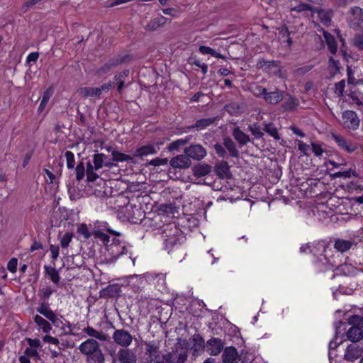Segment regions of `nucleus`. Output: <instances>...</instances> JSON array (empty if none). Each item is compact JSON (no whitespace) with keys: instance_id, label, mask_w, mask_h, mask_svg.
I'll return each instance as SVG.
<instances>
[{"instance_id":"1","label":"nucleus","mask_w":363,"mask_h":363,"mask_svg":"<svg viewBox=\"0 0 363 363\" xmlns=\"http://www.w3.org/2000/svg\"><path fill=\"white\" fill-rule=\"evenodd\" d=\"M162 236L164 238L165 249L169 253L174 247H179L181 240L184 238L182 231L173 224L164 226Z\"/></svg>"},{"instance_id":"2","label":"nucleus","mask_w":363,"mask_h":363,"mask_svg":"<svg viewBox=\"0 0 363 363\" xmlns=\"http://www.w3.org/2000/svg\"><path fill=\"white\" fill-rule=\"evenodd\" d=\"M145 346V359L146 363H152L162 357L160 354V342L157 340L143 341Z\"/></svg>"},{"instance_id":"3","label":"nucleus","mask_w":363,"mask_h":363,"mask_svg":"<svg viewBox=\"0 0 363 363\" xmlns=\"http://www.w3.org/2000/svg\"><path fill=\"white\" fill-rule=\"evenodd\" d=\"M125 286L135 293L142 291L147 284L146 276L145 274H132L125 278Z\"/></svg>"},{"instance_id":"4","label":"nucleus","mask_w":363,"mask_h":363,"mask_svg":"<svg viewBox=\"0 0 363 363\" xmlns=\"http://www.w3.org/2000/svg\"><path fill=\"white\" fill-rule=\"evenodd\" d=\"M79 351L84 354H96L99 359H104V356L99 349V342L94 339H88L79 346Z\"/></svg>"},{"instance_id":"5","label":"nucleus","mask_w":363,"mask_h":363,"mask_svg":"<svg viewBox=\"0 0 363 363\" xmlns=\"http://www.w3.org/2000/svg\"><path fill=\"white\" fill-rule=\"evenodd\" d=\"M112 338L116 344L123 348H128L133 339L132 335L124 329L116 330L113 333Z\"/></svg>"},{"instance_id":"6","label":"nucleus","mask_w":363,"mask_h":363,"mask_svg":"<svg viewBox=\"0 0 363 363\" xmlns=\"http://www.w3.org/2000/svg\"><path fill=\"white\" fill-rule=\"evenodd\" d=\"M342 125L346 129L355 130L359 126L360 120L353 111H345L342 114Z\"/></svg>"},{"instance_id":"7","label":"nucleus","mask_w":363,"mask_h":363,"mask_svg":"<svg viewBox=\"0 0 363 363\" xmlns=\"http://www.w3.org/2000/svg\"><path fill=\"white\" fill-rule=\"evenodd\" d=\"M225 342L218 337H211L207 340L206 350L211 356L218 355L224 348Z\"/></svg>"},{"instance_id":"8","label":"nucleus","mask_w":363,"mask_h":363,"mask_svg":"<svg viewBox=\"0 0 363 363\" xmlns=\"http://www.w3.org/2000/svg\"><path fill=\"white\" fill-rule=\"evenodd\" d=\"M116 357L119 363H137L138 357L135 351L129 348H121L117 354Z\"/></svg>"},{"instance_id":"9","label":"nucleus","mask_w":363,"mask_h":363,"mask_svg":"<svg viewBox=\"0 0 363 363\" xmlns=\"http://www.w3.org/2000/svg\"><path fill=\"white\" fill-rule=\"evenodd\" d=\"M184 152L189 158L198 161L206 155V149L201 145H191L185 148Z\"/></svg>"},{"instance_id":"10","label":"nucleus","mask_w":363,"mask_h":363,"mask_svg":"<svg viewBox=\"0 0 363 363\" xmlns=\"http://www.w3.org/2000/svg\"><path fill=\"white\" fill-rule=\"evenodd\" d=\"M331 138L341 149L347 152H353L357 148V145L350 140H347L340 135L332 133Z\"/></svg>"},{"instance_id":"11","label":"nucleus","mask_w":363,"mask_h":363,"mask_svg":"<svg viewBox=\"0 0 363 363\" xmlns=\"http://www.w3.org/2000/svg\"><path fill=\"white\" fill-rule=\"evenodd\" d=\"M362 352V347L354 342L347 347L344 357L346 360L354 361L361 357Z\"/></svg>"},{"instance_id":"12","label":"nucleus","mask_w":363,"mask_h":363,"mask_svg":"<svg viewBox=\"0 0 363 363\" xmlns=\"http://www.w3.org/2000/svg\"><path fill=\"white\" fill-rule=\"evenodd\" d=\"M169 164L174 168L186 169L190 167L191 162L186 155H179L173 157Z\"/></svg>"},{"instance_id":"13","label":"nucleus","mask_w":363,"mask_h":363,"mask_svg":"<svg viewBox=\"0 0 363 363\" xmlns=\"http://www.w3.org/2000/svg\"><path fill=\"white\" fill-rule=\"evenodd\" d=\"M350 21L353 26H359L363 23V9L359 6H354L350 10Z\"/></svg>"},{"instance_id":"14","label":"nucleus","mask_w":363,"mask_h":363,"mask_svg":"<svg viewBox=\"0 0 363 363\" xmlns=\"http://www.w3.org/2000/svg\"><path fill=\"white\" fill-rule=\"evenodd\" d=\"M283 98L284 91L279 89L269 92L267 91L264 96L265 101L269 104H277L282 101Z\"/></svg>"},{"instance_id":"15","label":"nucleus","mask_w":363,"mask_h":363,"mask_svg":"<svg viewBox=\"0 0 363 363\" xmlns=\"http://www.w3.org/2000/svg\"><path fill=\"white\" fill-rule=\"evenodd\" d=\"M328 252L321 255L323 259H320L318 262L316 263L317 268L320 272L327 270H333L336 264L328 257Z\"/></svg>"},{"instance_id":"16","label":"nucleus","mask_w":363,"mask_h":363,"mask_svg":"<svg viewBox=\"0 0 363 363\" xmlns=\"http://www.w3.org/2000/svg\"><path fill=\"white\" fill-rule=\"evenodd\" d=\"M107 157L103 153H96L93 156V163L94 164L95 170L101 169L104 166L111 167L113 164L106 160Z\"/></svg>"},{"instance_id":"17","label":"nucleus","mask_w":363,"mask_h":363,"mask_svg":"<svg viewBox=\"0 0 363 363\" xmlns=\"http://www.w3.org/2000/svg\"><path fill=\"white\" fill-rule=\"evenodd\" d=\"M238 357V353L235 347H227L223 349L222 359L223 363H233Z\"/></svg>"},{"instance_id":"18","label":"nucleus","mask_w":363,"mask_h":363,"mask_svg":"<svg viewBox=\"0 0 363 363\" xmlns=\"http://www.w3.org/2000/svg\"><path fill=\"white\" fill-rule=\"evenodd\" d=\"M211 172V166L204 163H200L192 168L193 175L197 178L205 177Z\"/></svg>"},{"instance_id":"19","label":"nucleus","mask_w":363,"mask_h":363,"mask_svg":"<svg viewBox=\"0 0 363 363\" xmlns=\"http://www.w3.org/2000/svg\"><path fill=\"white\" fill-rule=\"evenodd\" d=\"M232 135L240 146H244L250 141V136L245 133L239 127H236L233 129Z\"/></svg>"},{"instance_id":"20","label":"nucleus","mask_w":363,"mask_h":363,"mask_svg":"<svg viewBox=\"0 0 363 363\" xmlns=\"http://www.w3.org/2000/svg\"><path fill=\"white\" fill-rule=\"evenodd\" d=\"M129 72V69H127L114 76L113 80L117 86V91L120 94L122 92L123 88L125 87V79L128 77Z\"/></svg>"},{"instance_id":"21","label":"nucleus","mask_w":363,"mask_h":363,"mask_svg":"<svg viewBox=\"0 0 363 363\" xmlns=\"http://www.w3.org/2000/svg\"><path fill=\"white\" fill-rule=\"evenodd\" d=\"M216 174L221 179L229 178L230 166L225 161L218 162L215 167Z\"/></svg>"},{"instance_id":"22","label":"nucleus","mask_w":363,"mask_h":363,"mask_svg":"<svg viewBox=\"0 0 363 363\" xmlns=\"http://www.w3.org/2000/svg\"><path fill=\"white\" fill-rule=\"evenodd\" d=\"M77 92L83 98L100 96V90L97 87H80L77 89Z\"/></svg>"},{"instance_id":"23","label":"nucleus","mask_w":363,"mask_h":363,"mask_svg":"<svg viewBox=\"0 0 363 363\" xmlns=\"http://www.w3.org/2000/svg\"><path fill=\"white\" fill-rule=\"evenodd\" d=\"M167 20L168 19L163 16H157L146 25L145 30L149 31L156 30L160 27L164 26L167 23Z\"/></svg>"},{"instance_id":"24","label":"nucleus","mask_w":363,"mask_h":363,"mask_svg":"<svg viewBox=\"0 0 363 363\" xmlns=\"http://www.w3.org/2000/svg\"><path fill=\"white\" fill-rule=\"evenodd\" d=\"M155 153H157L155 146L153 145H147L137 148L134 152V156L138 157H143Z\"/></svg>"},{"instance_id":"25","label":"nucleus","mask_w":363,"mask_h":363,"mask_svg":"<svg viewBox=\"0 0 363 363\" xmlns=\"http://www.w3.org/2000/svg\"><path fill=\"white\" fill-rule=\"evenodd\" d=\"M37 312L45 316L50 321L54 319L57 315L52 310L50 309L48 302H42L36 308Z\"/></svg>"},{"instance_id":"26","label":"nucleus","mask_w":363,"mask_h":363,"mask_svg":"<svg viewBox=\"0 0 363 363\" xmlns=\"http://www.w3.org/2000/svg\"><path fill=\"white\" fill-rule=\"evenodd\" d=\"M347 338L356 343L361 339H363V332L360 328L353 325L347 332Z\"/></svg>"},{"instance_id":"27","label":"nucleus","mask_w":363,"mask_h":363,"mask_svg":"<svg viewBox=\"0 0 363 363\" xmlns=\"http://www.w3.org/2000/svg\"><path fill=\"white\" fill-rule=\"evenodd\" d=\"M291 11L298 13H303L305 16H313L315 13V9L306 4H298L296 6L291 7Z\"/></svg>"},{"instance_id":"28","label":"nucleus","mask_w":363,"mask_h":363,"mask_svg":"<svg viewBox=\"0 0 363 363\" xmlns=\"http://www.w3.org/2000/svg\"><path fill=\"white\" fill-rule=\"evenodd\" d=\"M320 22L326 26L330 25L333 11L330 9H318L316 11Z\"/></svg>"},{"instance_id":"29","label":"nucleus","mask_w":363,"mask_h":363,"mask_svg":"<svg viewBox=\"0 0 363 363\" xmlns=\"http://www.w3.org/2000/svg\"><path fill=\"white\" fill-rule=\"evenodd\" d=\"M83 331L90 337H95L101 341H106L108 340V335L104 333L102 331H98L94 328L87 326L83 329Z\"/></svg>"},{"instance_id":"30","label":"nucleus","mask_w":363,"mask_h":363,"mask_svg":"<svg viewBox=\"0 0 363 363\" xmlns=\"http://www.w3.org/2000/svg\"><path fill=\"white\" fill-rule=\"evenodd\" d=\"M120 288L116 285H109L101 291V297L114 298L119 295Z\"/></svg>"},{"instance_id":"31","label":"nucleus","mask_w":363,"mask_h":363,"mask_svg":"<svg viewBox=\"0 0 363 363\" xmlns=\"http://www.w3.org/2000/svg\"><path fill=\"white\" fill-rule=\"evenodd\" d=\"M132 60V57L129 55H117L112 58H111L108 62H110V65L113 67H116L119 65H121L123 64H125L128 62H130Z\"/></svg>"},{"instance_id":"32","label":"nucleus","mask_w":363,"mask_h":363,"mask_svg":"<svg viewBox=\"0 0 363 363\" xmlns=\"http://www.w3.org/2000/svg\"><path fill=\"white\" fill-rule=\"evenodd\" d=\"M323 36L330 52L335 54L337 50V45L334 36L325 30H323Z\"/></svg>"},{"instance_id":"33","label":"nucleus","mask_w":363,"mask_h":363,"mask_svg":"<svg viewBox=\"0 0 363 363\" xmlns=\"http://www.w3.org/2000/svg\"><path fill=\"white\" fill-rule=\"evenodd\" d=\"M223 145L230 153V155L233 157H238L239 156V152L236 148L235 143L230 138H225L223 139Z\"/></svg>"},{"instance_id":"34","label":"nucleus","mask_w":363,"mask_h":363,"mask_svg":"<svg viewBox=\"0 0 363 363\" xmlns=\"http://www.w3.org/2000/svg\"><path fill=\"white\" fill-rule=\"evenodd\" d=\"M34 322L38 325V327L45 333H49L52 326L50 323L44 319L42 316L39 315H35L33 318Z\"/></svg>"},{"instance_id":"35","label":"nucleus","mask_w":363,"mask_h":363,"mask_svg":"<svg viewBox=\"0 0 363 363\" xmlns=\"http://www.w3.org/2000/svg\"><path fill=\"white\" fill-rule=\"evenodd\" d=\"M352 246V242L343 239H336L335 240L334 247L340 252H345L349 250Z\"/></svg>"},{"instance_id":"36","label":"nucleus","mask_w":363,"mask_h":363,"mask_svg":"<svg viewBox=\"0 0 363 363\" xmlns=\"http://www.w3.org/2000/svg\"><path fill=\"white\" fill-rule=\"evenodd\" d=\"M263 126V130H264L269 135L272 137L276 140H279L280 139L278 130L274 123H264Z\"/></svg>"},{"instance_id":"37","label":"nucleus","mask_w":363,"mask_h":363,"mask_svg":"<svg viewBox=\"0 0 363 363\" xmlns=\"http://www.w3.org/2000/svg\"><path fill=\"white\" fill-rule=\"evenodd\" d=\"M44 269L45 274L50 277L51 281L54 284H58L60 277L57 270L55 267L47 265L44 266Z\"/></svg>"},{"instance_id":"38","label":"nucleus","mask_w":363,"mask_h":363,"mask_svg":"<svg viewBox=\"0 0 363 363\" xmlns=\"http://www.w3.org/2000/svg\"><path fill=\"white\" fill-rule=\"evenodd\" d=\"M216 119V118H207L199 119L195 123V124L191 128H196V130H203L213 124L215 122Z\"/></svg>"},{"instance_id":"39","label":"nucleus","mask_w":363,"mask_h":363,"mask_svg":"<svg viewBox=\"0 0 363 363\" xmlns=\"http://www.w3.org/2000/svg\"><path fill=\"white\" fill-rule=\"evenodd\" d=\"M184 347H185L186 350L182 351L179 353H178L177 358H176V362L175 363H186L187 359H188V351L187 349L189 347V343L186 340H182V343H181Z\"/></svg>"},{"instance_id":"40","label":"nucleus","mask_w":363,"mask_h":363,"mask_svg":"<svg viewBox=\"0 0 363 363\" xmlns=\"http://www.w3.org/2000/svg\"><path fill=\"white\" fill-rule=\"evenodd\" d=\"M192 341L194 342L193 349L195 352H198L205 347L204 339L201 335H194L192 336Z\"/></svg>"},{"instance_id":"41","label":"nucleus","mask_w":363,"mask_h":363,"mask_svg":"<svg viewBox=\"0 0 363 363\" xmlns=\"http://www.w3.org/2000/svg\"><path fill=\"white\" fill-rule=\"evenodd\" d=\"M112 160L113 162H132L133 157L128 155L122 153L121 152L113 150L112 151Z\"/></svg>"},{"instance_id":"42","label":"nucleus","mask_w":363,"mask_h":363,"mask_svg":"<svg viewBox=\"0 0 363 363\" xmlns=\"http://www.w3.org/2000/svg\"><path fill=\"white\" fill-rule=\"evenodd\" d=\"M94 165L91 162H88L86 164V179L88 182H95L99 176L94 172Z\"/></svg>"},{"instance_id":"43","label":"nucleus","mask_w":363,"mask_h":363,"mask_svg":"<svg viewBox=\"0 0 363 363\" xmlns=\"http://www.w3.org/2000/svg\"><path fill=\"white\" fill-rule=\"evenodd\" d=\"M248 130L256 139H260L264 135V133L262 131L261 127L257 123L249 125Z\"/></svg>"},{"instance_id":"44","label":"nucleus","mask_w":363,"mask_h":363,"mask_svg":"<svg viewBox=\"0 0 363 363\" xmlns=\"http://www.w3.org/2000/svg\"><path fill=\"white\" fill-rule=\"evenodd\" d=\"M53 292L54 290L50 286H46L39 290L38 296L43 301L42 302H47Z\"/></svg>"},{"instance_id":"45","label":"nucleus","mask_w":363,"mask_h":363,"mask_svg":"<svg viewBox=\"0 0 363 363\" xmlns=\"http://www.w3.org/2000/svg\"><path fill=\"white\" fill-rule=\"evenodd\" d=\"M311 244L315 245V247H313V252H311L313 255H315L320 251L323 252V254L328 252V247L323 241L313 242H311Z\"/></svg>"},{"instance_id":"46","label":"nucleus","mask_w":363,"mask_h":363,"mask_svg":"<svg viewBox=\"0 0 363 363\" xmlns=\"http://www.w3.org/2000/svg\"><path fill=\"white\" fill-rule=\"evenodd\" d=\"M298 105V101L294 97L290 96L282 104L286 111H292Z\"/></svg>"},{"instance_id":"47","label":"nucleus","mask_w":363,"mask_h":363,"mask_svg":"<svg viewBox=\"0 0 363 363\" xmlns=\"http://www.w3.org/2000/svg\"><path fill=\"white\" fill-rule=\"evenodd\" d=\"M52 94V91L50 89H47L43 96L40 104L38 107V111H42L45 107L46 106L48 101L50 100L51 96Z\"/></svg>"},{"instance_id":"48","label":"nucleus","mask_w":363,"mask_h":363,"mask_svg":"<svg viewBox=\"0 0 363 363\" xmlns=\"http://www.w3.org/2000/svg\"><path fill=\"white\" fill-rule=\"evenodd\" d=\"M92 235L95 238L100 240L104 245H107L108 242H109V235L100 230H94L92 233Z\"/></svg>"},{"instance_id":"49","label":"nucleus","mask_w":363,"mask_h":363,"mask_svg":"<svg viewBox=\"0 0 363 363\" xmlns=\"http://www.w3.org/2000/svg\"><path fill=\"white\" fill-rule=\"evenodd\" d=\"M66 158L67 167L68 169H73L75 166L74 155L71 151H66L65 153Z\"/></svg>"},{"instance_id":"50","label":"nucleus","mask_w":363,"mask_h":363,"mask_svg":"<svg viewBox=\"0 0 363 363\" xmlns=\"http://www.w3.org/2000/svg\"><path fill=\"white\" fill-rule=\"evenodd\" d=\"M352 44L359 51L363 52V33L355 35L352 39Z\"/></svg>"},{"instance_id":"51","label":"nucleus","mask_w":363,"mask_h":363,"mask_svg":"<svg viewBox=\"0 0 363 363\" xmlns=\"http://www.w3.org/2000/svg\"><path fill=\"white\" fill-rule=\"evenodd\" d=\"M111 252L113 254H116V256H120L121 255L125 254L127 250L125 246H121L120 245L113 244L111 246Z\"/></svg>"},{"instance_id":"52","label":"nucleus","mask_w":363,"mask_h":363,"mask_svg":"<svg viewBox=\"0 0 363 363\" xmlns=\"http://www.w3.org/2000/svg\"><path fill=\"white\" fill-rule=\"evenodd\" d=\"M130 208L131 211L133 213V215L131 217L129 216L128 218L131 219L133 222L136 223L137 220H140V217L143 216V212L142 211L140 208H137L136 206H131Z\"/></svg>"},{"instance_id":"53","label":"nucleus","mask_w":363,"mask_h":363,"mask_svg":"<svg viewBox=\"0 0 363 363\" xmlns=\"http://www.w3.org/2000/svg\"><path fill=\"white\" fill-rule=\"evenodd\" d=\"M76 179L78 181H81L85 174V167L82 162H79L76 167Z\"/></svg>"},{"instance_id":"54","label":"nucleus","mask_w":363,"mask_h":363,"mask_svg":"<svg viewBox=\"0 0 363 363\" xmlns=\"http://www.w3.org/2000/svg\"><path fill=\"white\" fill-rule=\"evenodd\" d=\"M73 234L70 233H66L62 238L60 239V245L62 248L68 247L72 239Z\"/></svg>"},{"instance_id":"55","label":"nucleus","mask_w":363,"mask_h":363,"mask_svg":"<svg viewBox=\"0 0 363 363\" xmlns=\"http://www.w3.org/2000/svg\"><path fill=\"white\" fill-rule=\"evenodd\" d=\"M345 87V82L344 79L340 81L337 83L335 84V93L339 96H343L344 89Z\"/></svg>"},{"instance_id":"56","label":"nucleus","mask_w":363,"mask_h":363,"mask_svg":"<svg viewBox=\"0 0 363 363\" xmlns=\"http://www.w3.org/2000/svg\"><path fill=\"white\" fill-rule=\"evenodd\" d=\"M113 67L110 65V62L108 61L103 66L99 68L96 71V74L99 75H103L108 73Z\"/></svg>"},{"instance_id":"57","label":"nucleus","mask_w":363,"mask_h":363,"mask_svg":"<svg viewBox=\"0 0 363 363\" xmlns=\"http://www.w3.org/2000/svg\"><path fill=\"white\" fill-rule=\"evenodd\" d=\"M42 0H28L26 1L22 6V11L23 12H27L31 8H33L35 5L40 3Z\"/></svg>"},{"instance_id":"58","label":"nucleus","mask_w":363,"mask_h":363,"mask_svg":"<svg viewBox=\"0 0 363 363\" xmlns=\"http://www.w3.org/2000/svg\"><path fill=\"white\" fill-rule=\"evenodd\" d=\"M311 147L313 152L315 156L320 157L324 152L323 149L322 148V145L320 143H312Z\"/></svg>"},{"instance_id":"59","label":"nucleus","mask_w":363,"mask_h":363,"mask_svg":"<svg viewBox=\"0 0 363 363\" xmlns=\"http://www.w3.org/2000/svg\"><path fill=\"white\" fill-rule=\"evenodd\" d=\"M78 233L82 235L84 238L88 239L91 237V234L89 232L88 228L86 224H81L78 228Z\"/></svg>"},{"instance_id":"60","label":"nucleus","mask_w":363,"mask_h":363,"mask_svg":"<svg viewBox=\"0 0 363 363\" xmlns=\"http://www.w3.org/2000/svg\"><path fill=\"white\" fill-rule=\"evenodd\" d=\"M18 259L16 258H11L8 264L7 269L12 273H15L17 270Z\"/></svg>"},{"instance_id":"61","label":"nucleus","mask_w":363,"mask_h":363,"mask_svg":"<svg viewBox=\"0 0 363 363\" xmlns=\"http://www.w3.org/2000/svg\"><path fill=\"white\" fill-rule=\"evenodd\" d=\"M214 149H215L216 154L219 157H225L226 156V151H225V147H223L222 145L218 144V143L214 145Z\"/></svg>"},{"instance_id":"62","label":"nucleus","mask_w":363,"mask_h":363,"mask_svg":"<svg viewBox=\"0 0 363 363\" xmlns=\"http://www.w3.org/2000/svg\"><path fill=\"white\" fill-rule=\"evenodd\" d=\"M313 67V65H306L299 67L295 70V72L298 75H304L307 72H310Z\"/></svg>"},{"instance_id":"63","label":"nucleus","mask_w":363,"mask_h":363,"mask_svg":"<svg viewBox=\"0 0 363 363\" xmlns=\"http://www.w3.org/2000/svg\"><path fill=\"white\" fill-rule=\"evenodd\" d=\"M298 150L305 155H308V152L310 149V147L306 143H304L301 140L297 141Z\"/></svg>"},{"instance_id":"64","label":"nucleus","mask_w":363,"mask_h":363,"mask_svg":"<svg viewBox=\"0 0 363 363\" xmlns=\"http://www.w3.org/2000/svg\"><path fill=\"white\" fill-rule=\"evenodd\" d=\"M267 89L261 86H256L253 93L257 97H262L264 99Z\"/></svg>"}]
</instances>
